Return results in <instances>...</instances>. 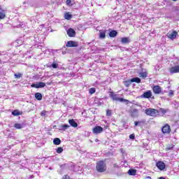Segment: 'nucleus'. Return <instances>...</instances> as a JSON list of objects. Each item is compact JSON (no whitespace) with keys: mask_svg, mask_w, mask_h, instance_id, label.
<instances>
[{"mask_svg":"<svg viewBox=\"0 0 179 179\" xmlns=\"http://www.w3.org/2000/svg\"><path fill=\"white\" fill-rule=\"evenodd\" d=\"M145 114L149 117H156L159 115V110L149 108L145 110Z\"/></svg>","mask_w":179,"mask_h":179,"instance_id":"nucleus-1","label":"nucleus"},{"mask_svg":"<svg viewBox=\"0 0 179 179\" xmlns=\"http://www.w3.org/2000/svg\"><path fill=\"white\" fill-rule=\"evenodd\" d=\"M96 169L98 173H104V171L107 170L106 162L104 161L98 162L96 163Z\"/></svg>","mask_w":179,"mask_h":179,"instance_id":"nucleus-2","label":"nucleus"},{"mask_svg":"<svg viewBox=\"0 0 179 179\" xmlns=\"http://www.w3.org/2000/svg\"><path fill=\"white\" fill-rule=\"evenodd\" d=\"M110 99L114 101H120L121 103H127L128 104L129 101L127 99H124V98H120L118 94H114V92H110L109 94Z\"/></svg>","mask_w":179,"mask_h":179,"instance_id":"nucleus-3","label":"nucleus"},{"mask_svg":"<svg viewBox=\"0 0 179 179\" xmlns=\"http://www.w3.org/2000/svg\"><path fill=\"white\" fill-rule=\"evenodd\" d=\"M31 87H35L36 89H41L45 87V83L39 82L38 83H34L31 85Z\"/></svg>","mask_w":179,"mask_h":179,"instance_id":"nucleus-4","label":"nucleus"},{"mask_svg":"<svg viewBox=\"0 0 179 179\" xmlns=\"http://www.w3.org/2000/svg\"><path fill=\"white\" fill-rule=\"evenodd\" d=\"M103 127H101L100 126H96L95 127H94L92 129L93 134H95L96 135H97L99 134H101V132H103Z\"/></svg>","mask_w":179,"mask_h":179,"instance_id":"nucleus-5","label":"nucleus"},{"mask_svg":"<svg viewBox=\"0 0 179 179\" xmlns=\"http://www.w3.org/2000/svg\"><path fill=\"white\" fill-rule=\"evenodd\" d=\"M169 72L171 75H173L174 73H179V65L171 67L169 69Z\"/></svg>","mask_w":179,"mask_h":179,"instance_id":"nucleus-6","label":"nucleus"},{"mask_svg":"<svg viewBox=\"0 0 179 179\" xmlns=\"http://www.w3.org/2000/svg\"><path fill=\"white\" fill-rule=\"evenodd\" d=\"M66 45V47H70V48L78 47L79 43L76 41H69L67 42Z\"/></svg>","mask_w":179,"mask_h":179,"instance_id":"nucleus-7","label":"nucleus"},{"mask_svg":"<svg viewBox=\"0 0 179 179\" xmlns=\"http://www.w3.org/2000/svg\"><path fill=\"white\" fill-rule=\"evenodd\" d=\"M162 131L164 134H169L171 131V129L170 127V125L169 124H165L162 128Z\"/></svg>","mask_w":179,"mask_h":179,"instance_id":"nucleus-8","label":"nucleus"},{"mask_svg":"<svg viewBox=\"0 0 179 179\" xmlns=\"http://www.w3.org/2000/svg\"><path fill=\"white\" fill-rule=\"evenodd\" d=\"M130 115L132 118H138L139 117V110L138 109L131 110Z\"/></svg>","mask_w":179,"mask_h":179,"instance_id":"nucleus-9","label":"nucleus"},{"mask_svg":"<svg viewBox=\"0 0 179 179\" xmlns=\"http://www.w3.org/2000/svg\"><path fill=\"white\" fill-rule=\"evenodd\" d=\"M177 34H178L177 31H173L171 33H169L167 34V37L168 38H170V40H174L177 37Z\"/></svg>","mask_w":179,"mask_h":179,"instance_id":"nucleus-10","label":"nucleus"},{"mask_svg":"<svg viewBox=\"0 0 179 179\" xmlns=\"http://www.w3.org/2000/svg\"><path fill=\"white\" fill-rule=\"evenodd\" d=\"M152 90L155 94H160L162 93V87L159 85H155Z\"/></svg>","mask_w":179,"mask_h":179,"instance_id":"nucleus-11","label":"nucleus"},{"mask_svg":"<svg viewBox=\"0 0 179 179\" xmlns=\"http://www.w3.org/2000/svg\"><path fill=\"white\" fill-rule=\"evenodd\" d=\"M67 34L69 37H75V36H76V31H75L73 29L69 28L67 30Z\"/></svg>","mask_w":179,"mask_h":179,"instance_id":"nucleus-12","label":"nucleus"},{"mask_svg":"<svg viewBox=\"0 0 179 179\" xmlns=\"http://www.w3.org/2000/svg\"><path fill=\"white\" fill-rule=\"evenodd\" d=\"M141 97H143L144 99H150V97H152V91L148 90V91L144 92L141 95Z\"/></svg>","mask_w":179,"mask_h":179,"instance_id":"nucleus-13","label":"nucleus"},{"mask_svg":"<svg viewBox=\"0 0 179 179\" xmlns=\"http://www.w3.org/2000/svg\"><path fill=\"white\" fill-rule=\"evenodd\" d=\"M156 166L158 167L159 170H164V169H166V164L163 162H158Z\"/></svg>","mask_w":179,"mask_h":179,"instance_id":"nucleus-14","label":"nucleus"},{"mask_svg":"<svg viewBox=\"0 0 179 179\" xmlns=\"http://www.w3.org/2000/svg\"><path fill=\"white\" fill-rule=\"evenodd\" d=\"M69 124L71 125V127H73V128H78V123L75 122V120L73 119L69 120Z\"/></svg>","mask_w":179,"mask_h":179,"instance_id":"nucleus-15","label":"nucleus"},{"mask_svg":"<svg viewBox=\"0 0 179 179\" xmlns=\"http://www.w3.org/2000/svg\"><path fill=\"white\" fill-rule=\"evenodd\" d=\"M70 127L69 124H62L59 127V131H66Z\"/></svg>","mask_w":179,"mask_h":179,"instance_id":"nucleus-16","label":"nucleus"},{"mask_svg":"<svg viewBox=\"0 0 179 179\" xmlns=\"http://www.w3.org/2000/svg\"><path fill=\"white\" fill-rule=\"evenodd\" d=\"M58 66H59L58 63H57L55 61H54L52 64L48 66V68H53V69H57L58 68Z\"/></svg>","mask_w":179,"mask_h":179,"instance_id":"nucleus-17","label":"nucleus"},{"mask_svg":"<svg viewBox=\"0 0 179 179\" xmlns=\"http://www.w3.org/2000/svg\"><path fill=\"white\" fill-rule=\"evenodd\" d=\"M35 98L36 100H38V101H41V100H43V94L40 92L35 93Z\"/></svg>","mask_w":179,"mask_h":179,"instance_id":"nucleus-18","label":"nucleus"},{"mask_svg":"<svg viewBox=\"0 0 179 179\" xmlns=\"http://www.w3.org/2000/svg\"><path fill=\"white\" fill-rule=\"evenodd\" d=\"M24 124H20V123H15L14 124V128H16V129H22V128H24Z\"/></svg>","mask_w":179,"mask_h":179,"instance_id":"nucleus-19","label":"nucleus"},{"mask_svg":"<svg viewBox=\"0 0 179 179\" xmlns=\"http://www.w3.org/2000/svg\"><path fill=\"white\" fill-rule=\"evenodd\" d=\"M131 83H134V82H135L136 83H141V78L136 77V78H131Z\"/></svg>","mask_w":179,"mask_h":179,"instance_id":"nucleus-20","label":"nucleus"},{"mask_svg":"<svg viewBox=\"0 0 179 179\" xmlns=\"http://www.w3.org/2000/svg\"><path fill=\"white\" fill-rule=\"evenodd\" d=\"M142 124H145V121L141 120V121H136L134 122V127H141Z\"/></svg>","mask_w":179,"mask_h":179,"instance_id":"nucleus-21","label":"nucleus"},{"mask_svg":"<svg viewBox=\"0 0 179 179\" xmlns=\"http://www.w3.org/2000/svg\"><path fill=\"white\" fill-rule=\"evenodd\" d=\"M139 75L140 78H143V79H145V78H148V72L146 71L141 72Z\"/></svg>","mask_w":179,"mask_h":179,"instance_id":"nucleus-22","label":"nucleus"},{"mask_svg":"<svg viewBox=\"0 0 179 179\" xmlns=\"http://www.w3.org/2000/svg\"><path fill=\"white\" fill-rule=\"evenodd\" d=\"M53 143L54 145H61V139H59V138H55L53 140Z\"/></svg>","mask_w":179,"mask_h":179,"instance_id":"nucleus-23","label":"nucleus"},{"mask_svg":"<svg viewBox=\"0 0 179 179\" xmlns=\"http://www.w3.org/2000/svg\"><path fill=\"white\" fill-rule=\"evenodd\" d=\"M64 17L67 20H70V19H72V15L71 13H66L64 14Z\"/></svg>","mask_w":179,"mask_h":179,"instance_id":"nucleus-24","label":"nucleus"},{"mask_svg":"<svg viewBox=\"0 0 179 179\" xmlns=\"http://www.w3.org/2000/svg\"><path fill=\"white\" fill-rule=\"evenodd\" d=\"M129 43V38L124 37L122 38V44H128Z\"/></svg>","mask_w":179,"mask_h":179,"instance_id":"nucleus-25","label":"nucleus"},{"mask_svg":"<svg viewBox=\"0 0 179 179\" xmlns=\"http://www.w3.org/2000/svg\"><path fill=\"white\" fill-rule=\"evenodd\" d=\"M131 83H132V81L131 80L124 81V85L126 86V87H129L131 86Z\"/></svg>","mask_w":179,"mask_h":179,"instance_id":"nucleus-26","label":"nucleus"},{"mask_svg":"<svg viewBox=\"0 0 179 179\" xmlns=\"http://www.w3.org/2000/svg\"><path fill=\"white\" fill-rule=\"evenodd\" d=\"M159 111V115H160V113H162V114H163V115H164V114H166V113H167V109H164V108H159V110H158Z\"/></svg>","mask_w":179,"mask_h":179,"instance_id":"nucleus-27","label":"nucleus"},{"mask_svg":"<svg viewBox=\"0 0 179 179\" xmlns=\"http://www.w3.org/2000/svg\"><path fill=\"white\" fill-rule=\"evenodd\" d=\"M117 32L116 31H111L109 33L110 37H117Z\"/></svg>","mask_w":179,"mask_h":179,"instance_id":"nucleus-28","label":"nucleus"},{"mask_svg":"<svg viewBox=\"0 0 179 179\" xmlns=\"http://www.w3.org/2000/svg\"><path fill=\"white\" fill-rule=\"evenodd\" d=\"M22 76H23V74L22 73H17L14 74L15 79H20V78H22Z\"/></svg>","mask_w":179,"mask_h":179,"instance_id":"nucleus-29","label":"nucleus"},{"mask_svg":"<svg viewBox=\"0 0 179 179\" xmlns=\"http://www.w3.org/2000/svg\"><path fill=\"white\" fill-rule=\"evenodd\" d=\"M20 111H19L18 110H15L12 112V115L15 117H17V115H20Z\"/></svg>","mask_w":179,"mask_h":179,"instance_id":"nucleus-30","label":"nucleus"},{"mask_svg":"<svg viewBox=\"0 0 179 179\" xmlns=\"http://www.w3.org/2000/svg\"><path fill=\"white\" fill-rule=\"evenodd\" d=\"M128 173L129 174V176H135V174H136V170L129 169Z\"/></svg>","mask_w":179,"mask_h":179,"instance_id":"nucleus-31","label":"nucleus"},{"mask_svg":"<svg viewBox=\"0 0 179 179\" xmlns=\"http://www.w3.org/2000/svg\"><path fill=\"white\" fill-rule=\"evenodd\" d=\"M12 27H17V29H22L24 27V25L23 24H12Z\"/></svg>","mask_w":179,"mask_h":179,"instance_id":"nucleus-32","label":"nucleus"},{"mask_svg":"<svg viewBox=\"0 0 179 179\" xmlns=\"http://www.w3.org/2000/svg\"><path fill=\"white\" fill-rule=\"evenodd\" d=\"M99 37L101 38H106V32L104 31H100Z\"/></svg>","mask_w":179,"mask_h":179,"instance_id":"nucleus-33","label":"nucleus"},{"mask_svg":"<svg viewBox=\"0 0 179 179\" xmlns=\"http://www.w3.org/2000/svg\"><path fill=\"white\" fill-rule=\"evenodd\" d=\"M90 94H93L94 93H96V88H90L89 90Z\"/></svg>","mask_w":179,"mask_h":179,"instance_id":"nucleus-34","label":"nucleus"},{"mask_svg":"<svg viewBox=\"0 0 179 179\" xmlns=\"http://www.w3.org/2000/svg\"><path fill=\"white\" fill-rule=\"evenodd\" d=\"M6 16V15H5V13L0 12V20H2V19H5Z\"/></svg>","mask_w":179,"mask_h":179,"instance_id":"nucleus-35","label":"nucleus"},{"mask_svg":"<svg viewBox=\"0 0 179 179\" xmlns=\"http://www.w3.org/2000/svg\"><path fill=\"white\" fill-rule=\"evenodd\" d=\"M62 152H64V148H61V147H59L57 149V153H62Z\"/></svg>","mask_w":179,"mask_h":179,"instance_id":"nucleus-36","label":"nucleus"},{"mask_svg":"<svg viewBox=\"0 0 179 179\" xmlns=\"http://www.w3.org/2000/svg\"><path fill=\"white\" fill-rule=\"evenodd\" d=\"M169 96L170 97H173V96H174V92H173V90H170L169 93Z\"/></svg>","mask_w":179,"mask_h":179,"instance_id":"nucleus-37","label":"nucleus"},{"mask_svg":"<svg viewBox=\"0 0 179 179\" xmlns=\"http://www.w3.org/2000/svg\"><path fill=\"white\" fill-rule=\"evenodd\" d=\"M65 167H66V164L60 165V169H62V170H65Z\"/></svg>","mask_w":179,"mask_h":179,"instance_id":"nucleus-38","label":"nucleus"},{"mask_svg":"<svg viewBox=\"0 0 179 179\" xmlns=\"http://www.w3.org/2000/svg\"><path fill=\"white\" fill-rule=\"evenodd\" d=\"M129 139H132V140L135 139V134H130Z\"/></svg>","mask_w":179,"mask_h":179,"instance_id":"nucleus-39","label":"nucleus"},{"mask_svg":"<svg viewBox=\"0 0 179 179\" xmlns=\"http://www.w3.org/2000/svg\"><path fill=\"white\" fill-rule=\"evenodd\" d=\"M62 179H71V178H70L69 176H68V175H64V176L62 177Z\"/></svg>","mask_w":179,"mask_h":179,"instance_id":"nucleus-40","label":"nucleus"},{"mask_svg":"<svg viewBox=\"0 0 179 179\" xmlns=\"http://www.w3.org/2000/svg\"><path fill=\"white\" fill-rule=\"evenodd\" d=\"M106 115H108V117H110V115H111V110H107Z\"/></svg>","mask_w":179,"mask_h":179,"instance_id":"nucleus-41","label":"nucleus"},{"mask_svg":"<svg viewBox=\"0 0 179 179\" xmlns=\"http://www.w3.org/2000/svg\"><path fill=\"white\" fill-rule=\"evenodd\" d=\"M71 2H72V1H71V0H67V1H66V4H67V5H71Z\"/></svg>","mask_w":179,"mask_h":179,"instance_id":"nucleus-42","label":"nucleus"},{"mask_svg":"<svg viewBox=\"0 0 179 179\" xmlns=\"http://www.w3.org/2000/svg\"><path fill=\"white\" fill-rule=\"evenodd\" d=\"M41 115H42V116L45 115V112H41Z\"/></svg>","mask_w":179,"mask_h":179,"instance_id":"nucleus-43","label":"nucleus"},{"mask_svg":"<svg viewBox=\"0 0 179 179\" xmlns=\"http://www.w3.org/2000/svg\"><path fill=\"white\" fill-rule=\"evenodd\" d=\"M166 149H167V150H171V149H173V147H169Z\"/></svg>","mask_w":179,"mask_h":179,"instance_id":"nucleus-44","label":"nucleus"},{"mask_svg":"<svg viewBox=\"0 0 179 179\" xmlns=\"http://www.w3.org/2000/svg\"><path fill=\"white\" fill-rule=\"evenodd\" d=\"M159 179H166V178L160 177Z\"/></svg>","mask_w":179,"mask_h":179,"instance_id":"nucleus-45","label":"nucleus"},{"mask_svg":"<svg viewBox=\"0 0 179 179\" xmlns=\"http://www.w3.org/2000/svg\"><path fill=\"white\" fill-rule=\"evenodd\" d=\"M155 33H156V31H153L152 32V34H155Z\"/></svg>","mask_w":179,"mask_h":179,"instance_id":"nucleus-46","label":"nucleus"},{"mask_svg":"<svg viewBox=\"0 0 179 179\" xmlns=\"http://www.w3.org/2000/svg\"><path fill=\"white\" fill-rule=\"evenodd\" d=\"M41 26V27H44V24H42Z\"/></svg>","mask_w":179,"mask_h":179,"instance_id":"nucleus-47","label":"nucleus"},{"mask_svg":"<svg viewBox=\"0 0 179 179\" xmlns=\"http://www.w3.org/2000/svg\"><path fill=\"white\" fill-rule=\"evenodd\" d=\"M95 142H99V139L96 138V139L95 140Z\"/></svg>","mask_w":179,"mask_h":179,"instance_id":"nucleus-48","label":"nucleus"},{"mask_svg":"<svg viewBox=\"0 0 179 179\" xmlns=\"http://www.w3.org/2000/svg\"><path fill=\"white\" fill-rule=\"evenodd\" d=\"M148 178H150V176H148Z\"/></svg>","mask_w":179,"mask_h":179,"instance_id":"nucleus-49","label":"nucleus"},{"mask_svg":"<svg viewBox=\"0 0 179 179\" xmlns=\"http://www.w3.org/2000/svg\"><path fill=\"white\" fill-rule=\"evenodd\" d=\"M172 1H177V0H172Z\"/></svg>","mask_w":179,"mask_h":179,"instance_id":"nucleus-50","label":"nucleus"},{"mask_svg":"<svg viewBox=\"0 0 179 179\" xmlns=\"http://www.w3.org/2000/svg\"><path fill=\"white\" fill-rule=\"evenodd\" d=\"M0 62H1V59H0Z\"/></svg>","mask_w":179,"mask_h":179,"instance_id":"nucleus-51","label":"nucleus"}]
</instances>
